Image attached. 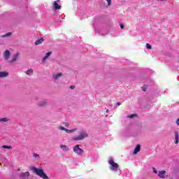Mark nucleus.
<instances>
[{"label":"nucleus","instance_id":"f257e3e1","mask_svg":"<svg viewBox=\"0 0 179 179\" xmlns=\"http://www.w3.org/2000/svg\"><path fill=\"white\" fill-rule=\"evenodd\" d=\"M31 170L34 173H35L36 174V176H38L39 177H41V178L50 179V178H48L47 174H45V173H44V170L41 169H37L36 167H32Z\"/></svg>","mask_w":179,"mask_h":179},{"label":"nucleus","instance_id":"f03ea898","mask_svg":"<svg viewBox=\"0 0 179 179\" xmlns=\"http://www.w3.org/2000/svg\"><path fill=\"white\" fill-rule=\"evenodd\" d=\"M87 136H89V134L86 131H82L77 137L73 138V141H83Z\"/></svg>","mask_w":179,"mask_h":179},{"label":"nucleus","instance_id":"7ed1b4c3","mask_svg":"<svg viewBox=\"0 0 179 179\" xmlns=\"http://www.w3.org/2000/svg\"><path fill=\"white\" fill-rule=\"evenodd\" d=\"M108 164L110 165V169L111 170H113V171L118 170V167H120L118 164L114 162V160H113V159H110L108 161Z\"/></svg>","mask_w":179,"mask_h":179},{"label":"nucleus","instance_id":"20e7f679","mask_svg":"<svg viewBox=\"0 0 179 179\" xmlns=\"http://www.w3.org/2000/svg\"><path fill=\"white\" fill-rule=\"evenodd\" d=\"M73 150L75 153H77V155H83V150L79 148V145H76L73 147Z\"/></svg>","mask_w":179,"mask_h":179},{"label":"nucleus","instance_id":"39448f33","mask_svg":"<svg viewBox=\"0 0 179 179\" xmlns=\"http://www.w3.org/2000/svg\"><path fill=\"white\" fill-rule=\"evenodd\" d=\"M158 176L159 177V178H168L169 174L166 171H159L158 172Z\"/></svg>","mask_w":179,"mask_h":179},{"label":"nucleus","instance_id":"423d86ee","mask_svg":"<svg viewBox=\"0 0 179 179\" xmlns=\"http://www.w3.org/2000/svg\"><path fill=\"white\" fill-rule=\"evenodd\" d=\"M29 177H30V172L29 171L21 173L19 175L20 179H29Z\"/></svg>","mask_w":179,"mask_h":179},{"label":"nucleus","instance_id":"0eeeda50","mask_svg":"<svg viewBox=\"0 0 179 179\" xmlns=\"http://www.w3.org/2000/svg\"><path fill=\"white\" fill-rule=\"evenodd\" d=\"M3 57L6 61H8L9 59V57H10V51L9 50H6L3 53Z\"/></svg>","mask_w":179,"mask_h":179},{"label":"nucleus","instance_id":"6e6552de","mask_svg":"<svg viewBox=\"0 0 179 179\" xmlns=\"http://www.w3.org/2000/svg\"><path fill=\"white\" fill-rule=\"evenodd\" d=\"M19 52L15 53V55H13L12 59L9 60L8 62H10V64H12L13 62H16L17 58H19Z\"/></svg>","mask_w":179,"mask_h":179},{"label":"nucleus","instance_id":"1a4fd4ad","mask_svg":"<svg viewBox=\"0 0 179 179\" xmlns=\"http://www.w3.org/2000/svg\"><path fill=\"white\" fill-rule=\"evenodd\" d=\"M48 104L47 101H42L38 103V107H45Z\"/></svg>","mask_w":179,"mask_h":179},{"label":"nucleus","instance_id":"9d476101","mask_svg":"<svg viewBox=\"0 0 179 179\" xmlns=\"http://www.w3.org/2000/svg\"><path fill=\"white\" fill-rule=\"evenodd\" d=\"M54 8L56 10L61 9L62 6L58 4L57 1H54L53 3Z\"/></svg>","mask_w":179,"mask_h":179},{"label":"nucleus","instance_id":"9b49d317","mask_svg":"<svg viewBox=\"0 0 179 179\" xmlns=\"http://www.w3.org/2000/svg\"><path fill=\"white\" fill-rule=\"evenodd\" d=\"M138 152H141V145H137L133 153L134 155H136V153H138Z\"/></svg>","mask_w":179,"mask_h":179},{"label":"nucleus","instance_id":"f8f14e48","mask_svg":"<svg viewBox=\"0 0 179 179\" xmlns=\"http://www.w3.org/2000/svg\"><path fill=\"white\" fill-rule=\"evenodd\" d=\"M6 76H8V72L0 71V78H6Z\"/></svg>","mask_w":179,"mask_h":179},{"label":"nucleus","instance_id":"ddd939ff","mask_svg":"<svg viewBox=\"0 0 179 179\" xmlns=\"http://www.w3.org/2000/svg\"><path fill=\"white\" fill-rule=\"evenodd\" d=\"M178 142H179V135L177 132L175 133V143L176 145H178Z\"/></svg>","mask_w":179,"mask_h":179},{"label":"nucleus","instance_id":"4468645a","mask_svg":"<svg viewBox=\"0 0 179 179\" xmlns=\"http://www.w3.org/2000/svg\"><path fill=\"white\" fill-rule=\"evenodd\" d=\"M60 148L64 150V152H68L69 150V148L66 146V145H60Z\"/></svg>","mask_w":179,"mask_h":179},{"label":"nucleus","instance_id":"2eb2a0df","mask_svg":"<svg viewBox=\"0 0 179 179\" xmlns=\"http://www.w3.org/2000/svg\"><path fill=\"white\" fill-rule=\"evenodd\" d=\"M51 54H52V52H48L45 54V57L43 58V61H45L46 59H48L50 57V55H51Z\"/></svg>","mask_w":179,"mask_h":179},{"label":"nucleus","instance_id":"dca6fc26","mask_svg":"<svg viewBox=\"0 0 179 179\" xmlns=\"http://www.w3.org/2000/svg\"><path fill=\"white\" fill-rule=\"evenodd\" d=\"M26 75H28V76H31L33 75V69H30L25 71Z\"/></svg>","mask_w":179,"mask_h":179},{"label":"nucleus","instance_id":"f3484780","mask_svg":"<svg viewBox=\"0 0 179 179\" xmlns=\"http://www.w3.org/2000/svg\"><path fill=\"white\" fill-rule=\"evenodd\" d=\"M61 76H62V73H57V74H55L53 76V78L55 80H57V79H59V78H61Z\"/></svg>","mask_w":179,"mask_h":179},{"label":"nucleus","instance_id":"a211bd4d","mask_svg":"<svg viewBox=\"0 0 179 179\" xmlns=\"http://www.w3.org/2000/svg\"><path fill=\"white\" fill-rule=\"evenodd\" d=\"M43 41H44V39L40 38V39L37 40V41L35 42V45H40V44H41V43H43Z\"/></svg>","mask_w":179,"mask_h":179},{"label":"nucleus","instance_id":"6ab92c4d","mask_svg":"<svg viewBox=\"0 0 179 179\" xmlns=\"http://www.w3.org/2000/svg\"><path fill=\"white\" fill-rule=\"evenodd\" d=\"M9 119L7 117L0 118V122H8Z\"/></svg>","mask_w":179,"mask_h":179},{"label":"nucleus","instance_id":"aec40b11","mask_svg":"<svg viewBox=\"0 0 179 179\" xmlns=\"http://www.w3.org/2000/svg\"><path fill=\"white\" fill-rule=\"evenodd\" d=\"M2 149H12V146L10 145H2Z\"/></svg>","mask_w":179,"mask_h":179},{"label":"nucleus","instance_id":"412c9836","mask_svg":"<svg viewBox=\"0 0 179 179\" xmlns=\"http://www.w3.org/2000/svg\"><path fill=\"white\" fill-rule=\"evenodd\" d=\"M9 36H12V33L8 32L3 36V37H9Z\"/></svg>","mask_w":179,"mask_h":179},{"label":"nucleus","instance_id":"4be33fe9","mask_svg":"<svg viewBox=\"0 0 179 179\" xmlns=\"http://www.w3.org/2000/svg\"><path fill=\"white\" fill-rule=\"evenodd\" d=\"M147 89H148V86L147 85H143L142 87L143 92H146Z\"/></svg>","mask_w":179,"mask_h":179},{"label":"nucleus","instance_id":"5701e85b","mask_svg":"<svg viewBox=\"0 0 179 179\" xmlns=\"http://www.w3.org/2000/svg\"><path fill=\"white\" fill-rule=\"evenodd\" d=\"M127 117H128V118H134V117H136V114L133 113Z\"/></svg>","mask_w":179,"mask_h":179},{"label":"nucleus","instance_id":"b1692460","mask_svg":"<svg viewBox=\"0 0 179 179\" xmlns=\"http://www.w3.org/2000/svg\"><path fill=\"white\" fill-rule=\"evenodd\" d=\"M146 48L148 50H152V45H150L149 43H146Z\"/></svg>","mask_w":179,"mask_h":179},{"label":"nucleus","instance_id":"393cba45","mask_svg":"<svg viewBox=\"0 0 179 179\" xmlns=\"http://www.w3.org/2000/svg\"><path fill=\"white\" fill-rule=\"evenodd\" d=\"M77 129H73L71 130H69V134H72V132H76V131H77Z\"/></svg>","mask_w":179,"mask_h":179},{"label":"nucleus","instance_id":"a878e982","mask_svg":"<svg viewBox=\"0 0 179 179\" xmlns=\"http://www.w3.org/2000/svg\"><path fill=\"white\" fill-rule=\"evenodd\" d=\"M64 127H69V122H64L63 123Z\"/></svg>","mask_w":179,"mask_h":179},{"label":"nucleus","instance_id":"bb28decb","mask_svg":"<svg viewBox=\"0 0 179 179\" xmlns=\"http://www.w3.org/2000/svg\"><path fill=\"white\" fill-rule=\"evenodd\" d=\"M59 129H61V131H66V129L64 127H60Z\"/></svg>","mask_w":179,"mask_h":179},{"label":"nucleus","instance_id":"cd10ccee","mask_svg":"<svg viewBox=\"0 0 179 179\" xmlns=\"http://www.w3.org/2000/svg\"><path fill=\"white\" fill-rule=\"evenodd\" d=\"M106 1L108 2V6H110L111 5V0H106Z\"/></svg>","mask_w":179,"mask_h":179},{"label":"nucleus","instance_id":"c85d7f7f","mask_svg":"<svg viewBox=\"0 0 179 179\" xmlns=\"http://www.w3.org/2000/svg\"><path fill=\"white\" fill-rule=\"evenodd\" d=\"M153 173H155V174H157V170H156L155 168H153Z\"/></svg>","mask_w":179,"mask_h":179},{"label":"nucleus","instance_id":"c756f323","mask_svg":"<svg viewBox=\"0 0 179 179\" xmlns=\"http://www.w3.org/2000/svg\"><path fill=\"white\" fill-rule=\"evenodd\" d=\"M40 155L38 154H34V157H39Z\"/></svg>","mask_w":179,"mask_h":179},{"label":"nucleus","instance_id":"7c9ffc66","mask_svg":"<svg viewBox=\"0 0 179 179\" xmlns=\"http://www.w3.org/2000/svg\"><path fill=\"white\" fill-rule=\"evenodd\" d=\"M124 24H120V28L121 29H124Z\"/></svg>","mask_w":179,"mask_h":179},{"label":"nucleus","instance_id":"2f4dec72","mask_svg":"<svg viewBox=\"0 0 179 179\" xmlns=\"http://www.w3.org/2000/svg\"><path fill=\"white\" fill-rule=\"evenodd\" d=\"M65 132H66V134H69V129H66V131H65Z\"/></svg>","mask_w":179,"mask_h":179},{"label":"nucleus","instance_id":"473e14b6","mask_svg":"<svg viewBox=\"0 0 179 179\" xmlns=\"http://www.w3.org/2000/svg\"><path fill=\"white\" fill-rule=\"evenodd\" d=\"M70 89H75V86L74 85L70 86Z\"/></svg>","mask_w":179,"mask_h":179},{"label":"nucleus","instance_id":"72a5a7b5","mask_svg":"<svg viewBox=\"0 0 179 179\" xmlns=\"http://www.w3.org/2000/svg\"><path fill=\"white\" fill-rule=\"evenodd\" d=\"M177 125H179V118L176 120Z\"/></svg>","mask_w":179,"mask_h":179},{"label":"nucleus","instance_id":"f704fd0d","mask_svg":"<svg viewBox=\"0 0 179 179\" xmlns=\"http://www.w3.org/2000/svg\"><path fill=\"white\" fill-rule=\"evenodd\" d=\"M120 104H121V103H120V102L117 103V106H120Z\"/></svg>","mask_w":179,"mask_h":179},{"label":"nucleus","instance_id":"c9c22d12","mask_svg":"<svg viewBox=\"0 0 179 179\" xmlns=\"http://www.w3.org/2000/svg\"><path fill=\"white\" fill-rule=\"evenodd\" d=\"M106 113H108V109L106 110Z\"/></svg>","mask_w":179,"mask_h":179},{"label":"nucleus","instance_id":"e433bc0d","mask_svg":"<svg viewBox=\"0 0 179 179\" xmlns=\"http://www.w3.org/2000/svg\"><path fill=\"white\" fill-rule=\"evenodd\" d=\"M56 1H57V2H59V0H57Z\"/></svg>","mask_w":179,"mask_h":179},{"label":"nucleus","instance_id":"4c0bfd02","mask_svg":"<svg viewBox=\"0 0 179 179\" xmlns=\"http://www.w3.org/2000/svg\"><path fill=\"white\" fill-rule=\"evenodd\" d=\"M161 1H163V0H161Z\"/></svg>","mask_w":179,"mask_h":179}]
</instances>
